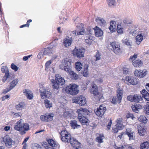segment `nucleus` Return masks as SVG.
Wrapping results in <instances>:
<instances>
[{
  "label": "nucleus",
  "mask_w": 149,
  "mask_h": 149,
  "mask_svg": "<svg viewBox=\"0 0 149 149\" xmlns=\"http://www.w3.org/2000/svg\"><path fill=\"white\" fill-rule=\"evenodd\" d=\"M71 63L69 59L67 58L64 59L61 62V64L60 65V68L61 69L64 70L67 72L69 73L71 75L72 78L76 80L78 79L79 76L76 73L72 71L70 67Z\"/></svg>",
  "instance_id": "f257e3e1"
},
{
  "label": "nucleus",
  "mask_w": 149,
  "mask_h": 149,
  "mask_svg": "<svg viewBox=\"0 0 149 149\" xmlns=\"http://www.w3.org/2000/svg\"><path fill=\"white\" fill-rule=\"evenodd\" d=\"M55 79H51V81L52 83V87L54 90H56V93L59 91L60 86L63 85L65 82V80L58 74H56L55 76Z\"/></svg>",
  "instance_id": "f03ea898"
},
{
  "label": "nucleus",
  "mask_w": 149,
  "mask_h": 149,
  "mask_svg": "<svg viewBox=\"0 0 149 149\" xmlns=\"http://www.w3.org/2000/svg\"><path fill=\"white\" fill-rule=\"evenodd\" d=\"M22 120L20 119L14 127V129L17 131H20L22 134L26 133V131L29 129V125L27 123H22Z\"/></svg>",
  "instance_id": "7ed1b4c3"
},
{
  "label": "nucleus",
  "mask_w": 149,
  "mask_h": 149,
  "mask_svg": "<svg viewBox=\"0 0 149 149\" xmlns=\"http://www.w3.org/2000/svg\"><path fill=\"white\" fill-rule=\"evenodd\" d=\"M65 91L67 93L72 95H76L79 92L78 86L76 84H70V85L67 86L65 88Z\"/></svg>",
  "instance_id": "20e7f679"
},
{
  "label": "nucleus",
  "mask_w": 149,
  "mask_h": 149,
  "mask_svg": "<svg viewBox=\"0 0 149 149\" xmlns=\"http://www.w3.org/2000/svg\"><path fill=\"white\" fill-rule=\"evenodd\" d=\"M90 92L91 94L93 95L95 98L97 100H100L103 97L102 94L98 92L97 87L95 84L92 86V88L90 89Z\"/></svg>",
  "instance_id": "39448f33"
},
{
  "label": "nucleus",
  "mask_w": 149,
  "mask_h": 149,
  "mask_svg": "<svg viewBox=\"0 0 149 149\" xmlns=\"http://www.w3.org/2000/svg\"><path fill=\"white\" fill-rule=\"evenodd\" d=\"M77 28L76 30L72 32L71 35L72 36L79 35H83L84 33V29L83 25L81 23L77 26Z\"/></svg>",
  "instance_id": "423d86ee"
},
{
  "label": "nucleus",
  "mask_w": 149,
  "mask_h": 149,
  "mask_svg": "<svg viewBox=\"0 0 149 149\" xmlns=\"http://www.w3.org/2000/svg\"><path fill=\"white\" fill-rule=\"evenodd\" d=\"M61 138L62 141L64 142H70V139L73 138L70 134L66 131L63 130L61 133Z\"/></svg>",
  "instance_id": "0eeeda50"
},
{
  "label": "nucleus",
  "mask_w": 149,
  "mask_h": 149,
  "mask_svg": "<svg viewBox=\"0 0 149 149\" xmlns=\"http://www.w3.org/2000/svg\"><path fill=\"white\" fill-rule=\"evenodd\" d=\"M3 141L6 146L9 148L12 147V146L15 144V142L7 135H6L3 138Z\"/></svg>",
  "instance_id": "6e6552de"
},
{
  "label": "nucleus",
  "mask_w": 149,
  "mask_h": 149,
  "mask_svg": "<svg viewBox=\"0 0 149 149\" xmlns=\"http://www.w3.org/2000/svg\"><path fill=\"white\" fill-rule=\"evenodd\" d=\"M123 80L124 82L129 85H135L137 83V80L136 79L131 76H127L123 78Z\"/></svg>",
  "instance_id": "1a4fd4ad"
},
{
  "label": "nucleus",
  "mask_w": 149,
  "mask_h": 149,
  "mask_svg": "<svg viewBox=\"0 0 149 149\" xmlns=\"http://www.w3.org/2000/svg\"><path fill=\"white\" fill-rule=\"evenodd\" d=\"M40 93L41 98L42 99L48 98L51 95V93L49 89H45L43 87H41L40 89Z\"/></svg>",
  "instance_id": "9d476101"
},
{
  "label": "nucleus",
  "mask_w": 149,
  "mask_h": 149,
  "mask_svg": "<svg viewBox=\"0 0 149 149\" xmlns=\"http://www.w3.org/2000/svg\"><path fill=\"white\" fill-rule=\"evenodd\" d=\"M117 93H118L117 97H113L112 100V103L114 104H116L117 102L120 103L122 99V96L123 95V91L119 88L117 89Z\"/></svg>",
  "instance_id": "9b49d317"
},
{
  "label": "nucleus",
  "mask_w": 149,
  "mask_h": 149,
  "mask_svg": "<svg viewBox=\"0 0 149 149\" xmlns=\"http://www.w3.org/2000/svg\"><path fill=\"white\" fill-rule=\"evenodd\" d=\"M116 125L115 127L113 129V132L114 133H117L119 130H122L123 129L124 126L122 123V119L119 118L117 119L116 121Z\"/></svg>",
  "instance_id": "f8f14e48"
},
{
  "label": "nucleus",
  "mask_w": 149,
  "mask_h": 149,
  "mask_svg": "<svg viewBox=\"0 0 149 149\" xmlns=\"http://www.w3.org/2000/svg\"><path fill=\"white\" fill-rule=\"evenodd\" d=\"M85 49H76V48L73 50V55L78 58H81L84 57Z\"/></svg>",
  "instance_id": "ddd939ff"
},
{
  "label": "nucleus",
  "mask_w": 149,
  "mask_h": 149,
  "mask_svg": "<svg viewBox=\"0 0 149 149\" xmlns=\"http://www.w3.org/2000/svg\"><path fill=\"white\" fill-rule=\"evenodd\" d=\"M72 101L75 103L79 104L81 106L84 105L86 102V98L82 95L74 98L72 99Z\"/></svg>",
  "instance_id": "4468645a"
},
{
  "label": "nucleus",
  "mask_w": 149,
  "mask_h": 149,
  "mask_svg": "<svg viewBox=\"0 0 149 149\" xmlns=\"http://www.w3.org/2000/svg\"><path fill=\"white\" fill-rule=\"evenodd\" d=\"M110 45L112 47V50L116 54H118L120 53L121 52V49L120 48V46L117 42H113L111 43Z\"/></svg>",
  "instance_id": "2eb2a0df"
},
{
  "label": "nucleus",
  "mask_w": 149,
  "mask_h": 149,
  "mask_svg": "<svg viewBox=\"0 0 149 149\" xmlns=\"http://www.w3.org/2000/svg\"><path fill=\"white\" fill-rule=\"evenodd\" d=\"M106 110V108L103 105H100L99 108H97L95 111V114L98 116L102 117Z\"/></svg>",
  "instance_id": "dca6fc26"
},
{
  "label": "nucleus",
  "mask_w": 149,
  "mask_h": 149,
  "mask_svg": "<svg viewBox=\"0 0 149 149\" xmlns=\"http://www.w3.org/2000/svg\"><path fill=\"white\" fill-rule=\"evenodd\" d=\"M54 116L53 113H47L45 115L41 116L40 118L42 121L47 122L52 121Z\"/></svg>",
  "instance_id": "f3484780"
},
{
  "label": "nucleus",
  "mask_w": 149,
  "mask_h": 149,
  "mask_svg": "<svg viewBox=\"0 0 149 149\" xmlns=\"http://www.w3.org/2000/svg\"><path fill=\"white\" fill-rule=\"evenodd\" d=\"M127 99L132 102H138L141 100L142 98L141 96L139 95H129L127 97Z\"/></svg>",
  "instance_id": "a211bd4d"
},
{
  "label": "nucleus",
  "mask_w": 149,
  "mask_h": 149,
  "mask_svg": "<svg viewBox=\"0 0 149 149\" xmlns=\"http://www.w3.org/2000/svg\"><path fill=\"white\" fill-rule=\"evenodd\" d=\"M77 113L78 114V116H85L89 115L90 112L86 109L80 108L77 110Z\"/></svg>",
  "instance_id": "6ab92c4d"
},
{
  "label": "nucleus",
  "mask_w": 149,
  "mask_h": 149,
  "mask_svg": "<svg viewBox=\"0 0 149 149\" xmlns=\"http://www.w3.org/2000/svg\"><path fill=\"white\" fill-rule=\"evenodd\" d=\"M147 70L146 69H144L143 70H136L134 72L135 76L138 77L142 78L145 76L147 74Z\"/></svg>",
  "instance_id": "aec40b11"
},
{
  "label": "nucleus",
  "mask_w": 149,
  "mask_h": 149,
  "mask_svg": "<svg viewBox=\"0 0 149 149\" xmlns=\"http://www.w3.org/2000/svg\"><path fill=\"white\" fill-rule=\"evenodd\" d=\"M18 82V79H16L10 83L9 88H7L6 90L3 91L4 93H6L8 92L10 90L13 88L17 84Z\"/></svg>",
  "instance_id": "412c9836"
},
{
  "label": "nucleus",
  "mask_w": 149,
  "mask_h": 149,
  "mask_svg": "<svg viewBox=\"0 0 149 149\" xmlns=\"http://www.w3.org/2000/svg\"><path fill=\"white\" fill-rule=\"evenodd\" d=\"M78 118L79 122L82 124L83 125H88L90 121L86 118L85 116H79Z\"/></svg>",
  "instance_id": "4be33fe9"
},
{
  "label": "nucleus",
  "mask_w": 149,
  "mask_h": 149,
  "mask_svg": "<svg viewBox=\"0 0 149 149\" xmlns=\"http://www.w3.org/2000/svg\"><path fill=\"white\" fill-rule=\"evenodd\" d=\"M70 143L71 146L76 149H78L80 146V143L73 137L70 139Z\"/></svg>",
  "instance_id": "5701e85b"
},
{
  "label": "nucleus",
  "mask_w": 149,
  "mask_h": 149,
  "mask_svg": "<svg viewBox=\"0 0 149 149\" xmlns=\"http://www.w3.org/2000/svg\"><path fill=\"white\" fill-rule=\"evenodd\" d=\"M93 36L88 34H86L85 36V42L87 44H91L93 40Z\"/></svg>",
  "instance_id": "b1692460"
},
{
  "label": "nucleus",
  "mask_w": 149,
  "mask_h": 149,
  "mask_svg": "<svg viewBox=\"0 0 149 149\" xmlns=\"http://www.w3.org/2000/svg\"><path fill=\"white\" fill-rule=\"evenodd\" d=\"M23 92L28 99L31 100L33 99V94L30 90L25 89L23 90Z\"/></svg>",
  "instance_id": "393cba45"
},
{
  "label": "nucleus",
  "mask_w": 149,
  "mask_h": 149,
  "mask_svg": "<svg viewBox=\"0 0 149 149\" xmlns=\"http://www.w3.org/2000/svg\"><path fill=\"white\" fill-rule=\"evenodd\" d=\"M97 23L100 26H104L106 24V21L103 18L97 17L95 19Z\"/></svg>",
  "instance_id": "a878e982"
},
{
  "label": "nucleus",
  "mask_w": 149,
  "mask_h": 149,
  "mask_svg": "<svg viewBox=\"0 0 149 149\" xmlns=\"http://www.w3.org/2000/svg\"><path fill=\"white\" fill-rule=\"evenodd\" d=\"M134 132L131 131L129 128H127L126 129V134L128 136L130 140H134Z\"/></svg>",
  "instance_id": "bb28decb"
},
{
  "label": "nucleus",
  "mask_w": 149,
  "mask_h": 149,
  "mask_svg": "<svg viewBox=\"0 0 149 149\" xmlns=\"http://www.w3.org/2000/svg\"><path fill=\"white\" fill-rule=\"evenodd\" d=\"M70 123L72 127L74 129L78 128L81 127V126L78 124V122L75 120H71Z\"/></svg>",
  "instance_id": "cd10ccee"
},
{
  "label": "nucleus",
  "mask_w": 149,
  "mask_h": 149,
  "mask_svg": "<svg viewBox=\"0 0 149 149\" xmlns=\"http://www.w3.org/2000/svg\"><path fill=\"white\" fill-rule=\"evenodd\" d=\"M141 93L143 98L147 101H149V93L145 89H143L141 91Z\"/></svg>",
  "instance_id": "c85d7f7f"
},
{
  "label": "nucleus",
  "mask_w": 149,
  "mask_h": 149,
  "mask_svg": "<svg viewBox=\"0 0 149 149\" xmlns=\"http://www.w3.org/2000/svg\"><path fill=\"white\" fill-rule=\"evenodd\" d=\"M12 79V77L10 74L9 73H6L2 79V81L4 82H5L6 81H7L8 82H9Z\"/></svg>",
  "instance_id": "c756f323"
},
{
  "label": "nucleus",
  "mask_w": 149,
  "mask_h": 149,
  "mask_svg": "<svg viewBox=\"0 0 149 149\" xmlns=\"http://www.w3.org/2000/svg\"><path fill=\"white\" fill-rule=\"evenodd\" d=\"M116 22L113 21H111L110 22V26L109 29L111 31L113 32L115 31L116 30Z\"/></svg>",
  "instance_id": "7c9ffc66"
},
{
  "label": "nucleus",
  "mask_w": 149,
  "mask_h": 149,
  "mask_svg": "<svg viewBox=\"0 0 149 149\" xmlns=\"http://www.w3.org/2000/svg\"><path fill=\"white\" fill-rule=\"evenodd\" d=\"M95 35L97 37H100L102 36L103 34L102 31L98 27H96L94 30Z\"/></svg>",
  "instance_id": "2f4dec72"
},
{
  "label": "nucleus",
  "mask_w": 149,
  "mask_h": 149,
  "mask_svg": "<svg viewBox=\"0 0 149 149\" xmlns=\"http://www.w3.org/2000/svg\"><path fill=\"white\" fill-rule=\"evenodd\" d=\"M72 42V38L68 37V38H66V39L63 42V44L65 46L67 47L71 45Z\"/></svg>",
  "instance_id": "473e14b6"
},
{
  "label": "nucleus",
  "mask_w": 149,
  "mask_h": 149,
  "mask_svg": "<svg viewBox=\"0 0 149 149\" xmlns=\"http://www.w3.org/2000/svg\"><path fill=\"white\" fill-rule=\"evenodd\" d=\"M136 44L139 45L143 39V36L141 34H139L136 37Z\"/></svg>",
  "instance_id": "72a5a7b5"
},
{
  "label": "nucleus",
  "mask_w": 149,
  "mask_h": 149,
  "mask_svg": "<svg viewBox=\"0 0 149 149\" xmlns=\"http://www.w3.org/2000/svg\"><path fill=\"white\" fill-rule=\"evenodd\" d=\"M132 64L134 67H137L141 66L143 63L141 60H135L133 61Z\"/></svg>",
  "instance_id": "f704fd0d"
},
{
  "label": "nucleus",
  "mask_w": 149,
  "mask_h": 149,
  "mask_svg": "<svg viewBox=\"0 0 149 149\" xmlns=\"http://www.w3.org/2000/svg\"><path fill=\"white\" fill-rule=\"evenodd\" d=\"M25 106V104L24 102H21L19 104H17L15 106V108L17 110H21L24 109Z\"/></svg>",
  "instance_id": "c9c22d12"
},
{
  "label": "nucleus",
  "mask_w": 149,
  "mask_h": 149,
  "mask_svg": "<svg viewBox=\"0 0 149 149\" xmlns=\"http://www.w3.org/2000/svg\"><path fill=\"white\" fill-rule=\"evenodd\" d=\"M88 67V65L86 64L85 65L83 73V75L85 77H87L89 74Z\"/></svg>",
  "instance_id": "e433bc0d"
},
{
  "label": "nucleus",
  "mask_w": 149,
  "mask_h": 149,
  "mask_svg": "<svg viewBox=\"0 0 149 149\" xmlns=\"http://www.w3.org/2000/svg\"><path fill=\"white\" fill-rule=\"evenodd\" d=\"M117 31L118 34H121L123 33L124 29L120 25L118 24L117 25Z\"/></svg>",
  "instance_id": "4c0bfd02"
},
{
  "label": "nucleus",
  "mask_w": 149,
  "mask_h": 149,
  "mask_svg": "<svg viewBox=\"0 0 149 149\" xmlns=\"http://www.w3.org/2000/svg\"><path fill=\"white\" fill-rule=\"evenodd\" d=\"M141 149H148L149 146V143L147 142H145L141 144Z\"/></svg>",
  "instance_id": "58836bf2"
},
{
  "label": "nucleus",
  "mask_w": 149,
  "mask_h": 149,
  "mask_svg": "<svg viewBox=\"0 0 149 149\" xmlns=\"http://www.w3.org/2000/svg\"><path fill=\"white\" fill-rule=\"evenodd\" d=\"M45 106L47 108H50L52 107V103L50 100L46 99L45 100Z\"/></svg>",
  "instance_id": "ea45409f"
},
{
  "label": "nucleus",
  "mask_w": 149,
  "mask_h": 149,
  "mask_svg": "<svg viewBox=\"0 0 149 149\" xmlns=\"http://www.w3.org/2000/svg\"><path fill=\"white\" fill-rule=\"evenodd\" d=\"M123 43L125 44L127 46H131L132 45V43L131 40L129 39H126L122 40Z\"/></svg>",
  "instance_id": "a19ab883"
},
{
  "label": "nucleus",
  "mask_w": 149,
  "mask_h": 149,
  "mask_svg": "<svg viewBox=\"0 0 149 149\" xmlns=\"http://www.w3.org/2000/svg\"><path fill=\"white\" fill-rule=\"evenodd\" d=\"M138 120L140 122L146 123L147 122L146 120H147V119L145 116H141L139 117Z\"/></svg>",
  "instance_id": "79ce46f5"
},
{
  "label": "nucleus",
  "mask_w": 149,
  "mask_h": 149,
  "mask_svg": "<svg viewBox=\"0 0 149 149\" xmlns=\"http://www.w3.org/2000/svg\"><path fill=\"white\" fill-rule=\"evenodd\" d=\"M104 138V136L101 134H99L96 139V141L99 143H101L103 142V139Z\"/></svg>",
  "instance_id": "37998d69"
},
{
  "label": "nucleus",
  "mask_w": 149,
  "mask_h": 149,
  "mask_svg": "<svg viewBox=\"0 0 149 149\" xmlns=\"http://www.w3.org/2000/svg\"><path fill=\"white\" fill-rule=\"evenodd\" d=\"M71 113L70 111H65L63 113V116L64 118H69L71 116Z\"/></svg>",
  "instance_id": "c03bdc74"
},
{
  "label": "nucleus",
  "mask_w": 149,
  "mask_h": 149,
  "mask_svg": "<svg viewBox=\"0 0 149 149\" xmlns=\"http://www.w3.org/2000/svg\"><path fill=\"white\" fill-rule=\"evenodd\" d=\"M82 65L80 62L75 63V68L78 71H80L82 68Z\"/></svg>",
  "instance_id": "a18cd8bd"
},
{
  "label": "nucleus",
  "mask_w": 149,
  "mask_h": 149,
  "mask_svg": "<svg viewBox=\"0 0 149 149\" xmlns=\"http://www.w3.org/2000/svg\"><path fill=\"white\" fill-rule=\"evenodd\" d=\"M132 110H134L136 108L140 110L142 107V106L140 104H135L134 105H132Z\"/></svg>",
  "instance_id": "49530a36"
},
{
  "label": "nucleus",
  "mask_w": 149,
  "mask_h": 149,
  "mask_svg": "<svg viewBox=\"0 0 149 149\" xmlns=\"http://www.w3.org/2000/svg\"><path fill=\"white\" fill-rule=\"evenodd\" d=\"M108 5L110 6H114L115 5V0H107Z\"/></svg>",
  "instance_id": "de8ad7c7"
},
{
  "label": "nucleus",
  "mask_w": 149,
  "mask_h": 149,
  "mask_svg": "<svg viewBox=\"0 0 149 149\" xmlns=\"http://www.w3.org/2000/svg\"><path fill=\"white\" fill-rule=\"evenodd\" d=\"M101 53L97 51L95 56V57L96 58L95 61L100 60L101 59Z\"/></svg>",
  "instance_id": "09e8293b"
},
{
  "label": "nucleus",
  "mask_w": 149,
  "mask_h": 149,
  "mask_svg": "<svg viewBox=\"0 0 149 149\" xmlns=\"http://www.w3.org/2000/svg\"><path fill=\"white\" fill-rule=\"evenodd\" d=\"M47 141L51 146L52 147H54L55 146L56 144L53 140L52 139H47Z\"/></svg>",
  "instance_id": "8fccbe9b"
},
{
  "label": "nucleus",
  "mask_w": 149,
  "mask_h": 149,
  "mask_svg": "<svg viewBox=\"0 0 149 149\" xmlns=\"http://www.w3.org/2000/svg\"><path fill=\"white\" fill-rule=\"evenodd\" d=\"M52 53V52L51 49H47L44 50L43 52V54L49 55Z\"/></svg>",
  "instance_id": "3c124183"
},
{
  "label": "nucleus",
  "mask_w": 149,
  "mask_h": 149,
  "mask_svg": "<svg viewBox=\"0 0 149 149\" xmlns=\"http://www.w3.org/2000/svg\"><path fill=\"white\" fill-rule=\"evenodd\" d=\"M1 70L5 74L6 73H9L7 67L6 66H3L1 68Z\"/></svg>",
  "instance_id": "603ef678"
},
{
  "label": "nucleus",
  "mask_w": 149,
  "mask_h": 149,
  "mask_svg": "<svg viewBox=\"0 0 149 149\" xmlns=\"http://www.w3.org/2000/svg\"><path fill=\"white\" fill-rule=\"evenodd\" d=\"M145 130L144 129H143L142 128L138 129V132L139 134L141 136H143L145 134Z\"/></svg>",
  "instance_id": "864d4df0"
},
{
  "label": "nucleus",
  "mask_w": 149,
  "mask_h": 149,
  "mask_svg": "<svg viewBox=\"0 0 149 149\" xmlns=\"http://www.w3.org/2000/svg\"><path fill=\"white\" fill-rule=\"evenodd\" d=\"M11 67L12 69L15 70V71H17L18 69V67H17L16 65L13 63H12L11 65Z\"/></svg>",
  "instance_id": "5fc2aeb1"
},
{
  "label": "nucleus",
  "mask_w": 149,
  "mask_h": 149,
  "mask_svg": "<svg viewBox=\"0 0 149 149\" xmlns=\"http://www.w3.org/2000/svg\"><path fill=\"white\" fill-rule=\"evenodd\" d=\"M123 22L124 23L127 24H131L132 23V22L131 21H130L127 19H125L123 21Z\"/></svg>",
  "instance_id": "6e6d98bb"
},
{
  "label": "nucleus",
  "mask_w": 149,
  "mask_h": 149,
  "mask_svg": "<svg viewBox=\"0 0 149 149\" xmlns=\"http://www.w3.org/2000/svg\"><path fill=\"white\" fill-rule=\"evenodd\" d=\"M145 109L146 114L149 116V106H146Z\"/></svg>",
  "instance_id": "4d7b16f0"
},
{
  "label": "nucleus",
  "mask_w": 149,
  "mask_h": 149,
  "mask_svg": "<svg viewBox=\"0 0 149 149\" xmlns=\"http://www.w3.org/2000/svg\"><path fill=\"white\" fill-rule=\"evenodd\" d=\"M137 57V55L134 54L133 56H131L130 57V60H132L134 61V60Z\"/></svg>",
  "instance_id": "13d9d810"
},
{
  "label": "nucleus",
  "mask_w": 149,
  "mask_h": 149,
  "mask_svg": "<svg viewBox=\"0 0 149 149\" xmlns=\"http://www.w3.org/2000/svg\"><path fill=\"white\" fill-rule=\"evenodd\" d=\"M112 123V121L111 120H110L109 122V123L108 125H107V128L108 130L110 129Z\"/></svg>",
  "instance_id": "bf43d9fd"
},
{
  "label": "nucleus",
  "mask_w": 149,
  "mask_h": 149,
  "mask_svg": "<svg viewBox=\"0 0 149 149\" xmlns=\"http://www.w3.org/2000/svg\"><path fill=\"white\" fill-rule=\"evenodd\" d=\"M128 118H131L132 119H134L135 117L133 115L132 113H129L127 116Z\"/></svg>",
  "instance_id": "052dcab7"
},
{
  "label": "nucleus",
  "mask_w": 149,
  "mask_h": 149,
  "mask_svg": "<svg viewBox=\"0 0 149 149\" xmlns=\"http://www.w3.org/2000/svg\"><path fill=\"white\" fill-rule=\"evenodd\" d=\"M9 97V96L8 95H6L4 96H3V97H2L1 98V100L2 101H4L6 99H8Z\"/></svg>",
  "instance_id": "680f3d73"
},
{
  "label": "nucleus",
  "mask_w": 149,
  "mask_h": 149,
  "mask_svg": "<svg viewBox=\"0 0 149 149\" xmlns=\"http://www.w3.org/2000/svg\"><path fill=\"white\" fill-rule=\"evenodd\" d=\"M30 57V56L29 55L28 56H24L23 58V60L24 61H26L28 60V59Z\"/></svg>",
  "instance_id": "e2e57ef3"
},
{
  "label": "nucleus",
  "mask_w": 149,
  "mask_h": 149,
  "mask_svg": "<svg viewBox=\"0 0 149 149\" xmlns=\"http://www.w3.org/2000/svg\"><path fill=\"white\" fill-rule=\"evenodd\" d=\"M52 62L51 61L49 60L47 61L45 63V66L46 67H48L51 63Z\"/></svg>",
  "instance_id": "0e129e2a"
},
{
  "label": "nucleus",
  "mask_w": 149,
  "mask_h": 149,
  "mask_svg": "<svg viewBox=\"0 0 149 149\" xmlns=\"http://www.w3.org/2000/svg\"><path fill=\"white\" fill-rule=\"evenodd\" d=\"M43 55L42 53H39V54L37 55V57L38 58H41L42 56H43Z\"/></svg>",
  "instance_id": "69168bd1"
},
{
  "label": "nucleus",
  "mask_w": 149,
  "mask_h": 149,
  "mask_svg": "<svg viewBox=\"0 0 149 149\" xmlns=\"http://www.w3.org/2000/svg\"><path fill=\"white\" fill-rule=\"evenodd\" d=\"M41 147L39 145H37L36 146H35L34 149H41Z\"/></svg>",
  "instance_id": "338daca9"
},
{
  "label": "nucleus",
  "mask_w": 149,
  "mask_h": 149,
  "mask_svg": "<svg viewBox=\"0 0 149 149\" xmlns=\"http://www.w3.org/2000/svg\"><path fill=\"white\" fill-rule=\"evenodd\" d=\"M115 149H123V146H121V147H118L117 146H115Z\"/></svg>",
  "instance_id": "774afa93"
}]
</instances>
